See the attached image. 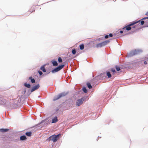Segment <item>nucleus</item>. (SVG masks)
<instances>
[{
  "label": "nucleus",
  "instance_id": "nucleus-27",
  "mask_svg": "<svg viewBox=\"0 0 148 148\" xmlns=\"http://www.w3.org/2000/svg\"><path fill=\"white\" fill-rule=\"evenodd\" d=\"M112 34H110L109 35V36L110 37H112Z\"/></svg>",
  "mask_w": 148,
  "mask_h": 148
},
{
  "label": "nucleus",
  "instance_id": "nucleus-16",
  "mask_svg": "<svg viewBox=\"0 0 148 148\" xmlns=\"http://www.w3.org/2000/svg\"><path fill=\"white\" fill-rule=\"evenodd\" d=\"M88 87L89 89H91L92 88V86L89 83H87V84Z\"/></svg>",
  "mask_w": 148,
  "mask_h": 148
},
{
  "label": "nucleus",
  "instance_id": "nucleus-34",
  "mask_svg": "<svg viewBox=\"0 0 148 148\" xmlns=\"http://www.w3.org/2000/svg\"><path fill=\"white\" fill-rule=\"evenodd\" d=\"M147 27H148V25L147 26Z\"/></svg>",
  "mask_w": 148,
  "mask_h": 148
},
{
  "label": "nucleus",
  "instance_id": "nucleus-20",
  "mask_svg": "<svg viewBox=\"0 0 148 148\" xmlns=\"http://www.w3.org/2000/svg\"><path fill=\"white\" fill-rule=\"evenodd\" d=\"M58 61L59 62L61 63L62 62V60L61 57H59L58 59Z\"/></svg>",
  "mask_w": 148,
  "mask_h": 148
},
{
  "label": "nucleus",
  "instance_id": "nucleus-28",
  "mask_svg": "<svg viewBox=\"0 0 148 148\" xmlns=\"http://www.w3.org/2000/svg\"><path fill=\"white\" fill-rule=\"evenodd\" d=\"M144 64L145 65L146 64H147V62L146 61H145L144 62Z\"/></svg>",
  "mask_w": 148,
  "mask_h": 148
},
{
  "label": "nucleus",
  "instance_id": "nucleus-24",
  "mask_svg": "<svg viewBox=\"0 0 148 148\" xmlns=\"http://www.w3.org/2000/svg\"><path fill=\"white\" fill-rule=\"evenodd\" d=\"M38 73L40 75H42V72L40 71H38Z\"/></svg>",
  "mask_w": 148,
  "mask_h": 148
},
{
  "label": "nucleus",
  "instance_id": "nucleus-2",
  "mask_svg": "<svg viewBox=\"0 0 148 148\" xmlns=\"http://www.w3.org/2000/svg\"><path fill=\"white\" fill-rule=\"evenodd\" d=\"M61 134H59L57 135H53L50 136L47 140L50 141L51 140L53 142H56L59 139V137L61 136Z\"/></svg>",
  "mask_w": 148,
  "mask_h": 148
},
{
  "label": "nucleus",
  "instance_id": "nucleus-15",
  "mask_svg": "<svg viewBox=\"0 0 148 148\" xmlns=\"http://www.w3.org/2000/svg\"><path fill=\"white\" fill-rule=\"evenodd\" d=\"M25 134L27 136H30L32 135V132H27L25 133Z\"/></svg>",
  "mask_w": 148,
  "mask_h": 148
},
{
  "label": "nucleus",
  "instance_id": "nucleus-25",
  "mask_svg": "<svg viewBox=\"0 0 148 148\" xmlns=\"http://www.w3.org/2000/svg\"><path fill=\"white\" fill-rule=\"evenodd\" d=\"M108 37H109V35H106V36H105V38L107 39V38H108Z\"/></svg>",
  "mask_w": 148,
  "mask_h": 148
},
{
  "label": "nucleus",
  "instance_id": "nucleus-22",
  "mask_svg": "<svg viewBox=\"0 0 148 148\" xmlns=\"http://www.w3.org/2000/svg\"><path fill=\"white\" fill-rule=\"evenodd\" d=\"M72 53L73 54H75L76 53V50L75 49H73L72 51Z\"/></svg>",
  "mask_w": 148,
  "mask_h": 148
},
{
  "label": "nucleus",
  "instance_id": "nucleus-3",
  "mask_svg": "<svg viewBox=\"0 0 148 148\" xmlns=\"http://www.w3.org/2000/svg\"><path fill=\"white\" fill-rule=\"evenodd\" d=\"M64 66V65H62L55 68L51 71L52 73H55L60 71Z\"/></svg>",
  "mask_w": 148,
  "mask_h": 148
},
{
  "label": "nucleus",
  "instance_id": "nucleus-12",
  "mask_svg": "<svg viewBox=\"0 0 148 148\" xmlns=\"http://www.w3.org/2000/svg\"><path fill=\"white\" fill-rule=\"evenodd\" d=\"M29 79L31 80V82L32 83H34L35 82V81L34 79L32 78V77H29Z\"/></svg>",
  "mask_w": 148,
  "mask_h": 148
},
{
  "label": "nucleus",
  "instance_id": "nucleus-7",
  "mask_svg": "<svg viewBox=\"0 0 148 148\" xmlns=\"http://www.w3.org/2000/svg\"><path fill=\"white\" fill-rule=\"evenodd\" d=\"M40 86L38 84L37 85L34 86L32 88L31 90V92H32L34 91V90L38 89L39 88Z\"/></svg>",
  "mask_w": 148,
  "mask_h": 148
},
{
  "label": "nucleus",
  "instance_id": "nucleus-1",
  "mask_svg": "<svg viewBox=\"0 0 148 148\" xmlns=\"http://www.w3.org/2000/svg\"><path fill=\"white\" fill-rule=\"evenodd\" d=\"M144 23V21L143 20L140 22V21L132 22L128 25L124 27L122 29L123 31H125L126 30L129 31L132 28L139 29L140 27V26L143 25Z\"/></svg>",
  "mask_w": 148,
  "mask_h": 148
},
{
  "label": "nucleus",
  "instance_id": "nucleus-19",
  "mask_svg": "<svg viewBox=\"0 0 148 148\" xmlns=\"http://www.w3.org/2000/svg\"><path fill=\"white\" fill-rule=\"evenodd\" d=\"M107 75L108 76V78H110L111 77V74L109 72H107Z\"/></svg>",
  "mask_w": 148,
  "mask_h": 148
},
{
  "label": "nucleus",
  "instance_id": "nucleus-11",
  "mask_svg": "<svg viewBox=\"0 0 148 148\" xmlns=\"http://www.w3.org/2000/svg\"><path fill=\"white\" fill-rule=\"evenodd\" d=\"M26 139V137L25 135L22 136L20 137V139L21 140H25Z\"/></svg>",
  "mask_w": 148,
  "mask_h": 148
},
{
  "label": "nucleus",
  "instance_id": "nucleus-21",
  "mask_svg": "<svg viewBox=\"0 0 148 148\" xmlns=\"http://www.w3.org/2000/svg\"><path fill=\"white\" fill-rule=\"evenodd\" d=\"M115 68H116V70L117 71H120V68L118 66H115Z\"/></svg>",
  "mask_w": 148,
  "mask_h": 148
},
{
  "label": "nucleus",
  "instance_id": "nucleus-10",
  "mask_svg": "<svg viewBox=\"0 0 148 148\" xmlns=\"http://www.w3.org/2000/svg\"><path fill=\"white\" fill-rule=\"evenodd\" d=\"M40 69L42 70L44 72H45L46 71V70L45 68L44 65L42 66Z\"/></svg>",
  "mask_w": 148,
  "mask_h": 148
},
{
  "label": "nucleus",
  "instance_id": "nucleus-33",
  "mask_svg": "<svg viewBox=\"0 0 148 148\" xmlns=\"http://www.w3.org/2000/svg\"><path fill=\"white\" fill-rule=\"evenodd\" d=\"M147 14H148V12H147Z\"/></svg>",
  "mask_w": 148,
  "mask_h": 148
},
{
  "label": "nucleus",
  "instance_id": "nucleus-6",
  "mask_svg": "<svg viewBox=\"0 0 148 148\" xmlns=\"http://www.w3.org/2000/svg\"><path fill=\"white\" fill-rule=\"evenodd\" d=\"M84 100V99L83 98L78 99L76 102V106H79L80 105H82L83 103V101Z\"/></svg>",
  "mask_w": 148,
  "mask_h": 148
},
{
  "label": "nucleus",
  "instance_id": "nucleus-9",
  "mask_svg": "<svg viewBox=\"0 0 148 148\" xmlns=\"http://www.w3.org/2000/svg\"><path fill=\"white\" fill-rule=\"evenodd\" d=\"M58 119L57 117L56 116L52 119V123H55L58 121Z\"/></svg>",
  "mask_w": 148,
  "mask_h": 148
},
{
  "label": "nucleus",
  "instance_id": "nucleus-4",
  "mask_svg": "<svg viewBox=\"0 0 148 148\" xmlns=\"http://www.w3.org/2000/svg\"><path fill=\"white\" fill-rule=\"evenodd\" d=\"M109 40H107L104 41L96 45L97 47H101L106 45L107 43H109Z\"/></svg>",
  "mask_w": 148,
  "mask_h": 148
},
{
  "label": "nucleus",
  "instance_id": "nucleus-26",
  "mask_svg": "<svg viewBox=\"0 0 148 148\" xmlns=\"http://www.w3.org/2000/svg\"><path fill=\"white\" fill-rule=\"evenodd\" d=\"M146 19H148V17H146L142 18L141 20H144Z\"/></svg>",
  "mask_w": 148,
  "mask_h": 148
},
{
  "label": "nucleus",
  "instance_id": "nucleus-14",
  "mask_svg": "<svg viewBox=\"0 0 148 148\" xmlns=\"http://www.w3.org/2000/svg\"><path fill=\"white\" fill-rule=\"evenodd\" d=\"M9 130L8 129H0V131L2 132H5Z\"/></svg>",
  "mask_w": 148,
  "mask_h": 148
},
{
  "label": "nucleus",
  "instance_id": "nucleus-31",
  "mask_svg": "<svg viewBox=\"0 0 148 148\" xmlns=\"http://www.w3.org/2000/svg\"><path fill=\"white\" fill-rule=\"evenodd\" d=\"M120 33H121V34H122L123 33V31H120Z\"/></svg>",
  "mask_w": 148,
  "mask_h": 148
},
{
  "label": "nucleus",
  "instance_id": "nucleus-23",
  "mask_svg": "<svg viewBox=\"0 0 148 148\" xmlns=\"http://www.w3.org/2000/svg\"><path fill=\"white\" fill-rule=\"evenodd\" d=\"M111 71L114 74H115L116 73V71L115 69L112 68L111 69Z\"/></svg>",
  "mask_w": 148,
  "mask_h": 148
},
{
  "label": "nucleus",
  "instance_id": "nucleus-13",
  "mask_svg": "<svg viewBox=\"0 0 148 148\" xmlns=\"http://www.w3.org/2000/svg\"><path fill=\"white\" fill-rule=\"evenodd\" d=\"M24 86L28 88H30L31 87L30 85L29 84H27V83H24Z\"/></svg>",
  "mask_w": 148,
  "mask_h": 148
},
{
  "label": "nucleus",
  "instance_id": "nucleus-29",
  "mask_svg": "<svg viewBox=\"0 0 148 148\" xmlns=\"http://www.w3.org/2000/svg\"><path fill=\"white\" fill-rule=\"evenodd\" d=\"M35 11V10L34 9L32 11H30V12L31 13H32V12H34V11Z\"/></svg>",
  "mask_w": 148,
  "mask_h": 148
},
{
  "label": "nucleus",
  "instance_id": "nucleus-18",
  "mask_svg": "<svg viewBox=\"0 0 148 148\" xmlns=\"http://www.w3.org/2000/svg\"><path fill=\"white\" fill-rule=\"evenodd\" d=\"M82 90L85 93H86L87 92V90L85 87L83 88L82 89Z\"/></svg>",
  "mask_w": 148,
  "mask_h": 148
},
{
  "label": "nucleus",
  "instance_id": "nucleus-8",
  "mask_svg": "<svg viewBox=\"0 0 148 148\" xmlns=\"http://www.w3.org/2000/svg\"><path fill=\"white\" fill-rule=\"evenodd\" d=\"M51 62L52 63L53 66H56L58 65V63L56 60H53L51 61Z\"/></svg>",
  "mask_w": 148,
  "mask_h": 148
},
{
  "label": "nucleus",
  "instance_id": "nucleus-30",
  "mask_svg": "<svg viewBox=\"0 0 148 148\" xmlns=\"http://www.w3.org/2000/svg\"><path fill=\"white\" fill-rule=\"evenodd\" d=\"M1 103V104H3V105L5 104V103H4V102H3V103Z\"/></svg>",
  "mask_w": 148,
  "mask_h": 148
},
{
  "label": "nucleus",
  "instance_id": "nucleus-17",
  "mask_svg": "<svg viewBox=\"0 0 148 148\" xmlns=\"http://www.w3.org/2000/svg\"><path fill=\"white\" fill-rule=\"evenodd\" d=\"M79 47L81 50H83L84 48V46L83 44H82L79 45Z\"/></svg>",
  "mask_w": 148,
  "mask_h": 148
},
{
  "label": "nucleus",
  "instance_id": "nucleus-5",
  "mask_svg": "<svg viewBox=\"0 0 148 148\" xmlns=\"http://www.w3.org/2000/svg\"><path fill=\"white\" fill-rule=\"evenodd\" d=\"M66 95V94L65 93H60V94L58 95L55 96L53 99V101H55L56 100H57L58 99H59L61 97H62Z\"/></svg>",
  "mask_w": 148,
  "mask_h": 148
},
{
  "label": "nucleus",
  "instance_id": "nucleus-32",
  "mask_svg": "<svg viewBox=\"0 0 148 148\" xmlns=\"http://www.w3.org/2000/svg\"><path fill=\"white\" fill-rule=\"evenodd\" d=\"M24 92H26V90H25H25Z\"/></svg>",
  "mask_w": 148,
  "mask_h": 148
}]
</instances>
